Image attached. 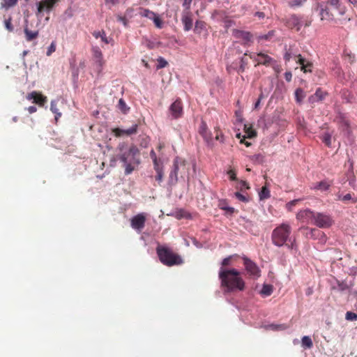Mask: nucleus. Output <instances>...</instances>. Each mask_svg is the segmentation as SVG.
<instances>
[{
	"label": "nucleus",
	"instance_id": "nucleus-1",
	"mask_svg": "<svg viewBox=\"0 0 357 357\" xmlns=\"http://www.w3.org/2000/svg\"><path fill=\"white\" fill-rule=\"evenodd\" d=\"M219 278L221 281V286L225 287L227 292L236 290L243 291L245 288V282L240 276V272L235 268H220Z\"/></svg>",
	"mask_w": 357,
	"mask_h": 357
},
{
	"label": "nucleus",
	"instance_id": "nucleus-2",
	"mask_svg": "<svg viewBox=\"0 0 357 357\" xmlns=\"http://www.w3.org/2000/svg\"><path fill=\"white\" fill-rule=\"evenodd\" d=\"M291 233V228L289 224H281L273 230L271 234L273 243L278 247L285 245L290 250H296L297 245L295 240L291 241L289 238Z\"/></svg>",
	"mask_w": 357,
	"mask_h": 357
},
{
	"label": "nucleus",
	"instance_id": "nucleus-3",
	"mask_svg": "<svg viewBox=\"0 0 357 357\" xmlns=\"http://www.w3.org/2000/svg\"><path fill=\"white\" fill-rule=\"evenodd\" d=\"M156 253L160 262L167 266L183 264L181 257L165 245H158L156 248Z\"/></svg>",
	"mask_w": 357,
	"mask_h": 357
},
{
	"label": "nucleus",
	"instance_id": "nucleus-4",
	"mask_svg": "<svg viewBox=\"0 0 357 357\" xmlns=\"http://www.w3.org/2000/svg\"><path fill=\"white\" fill-rule=\"evenodd\" d=\"M188 171L187 162L181 158L176 157L173 162V167L169 173V183L170 185H175L178 181V174L180 173L181 178L185 179V177L188 179Z\"/></svg>",
	"mask_w": 357,
	"mask_h": 357
},
{
	"label": "nucleus",
	"instance_id": "nucleus-5",
	"mask_svg": "<svg viewBox=\"0 0 357 357\" xmlns=\"http://www.w3.org/2000/svg\"><path fill=\"white\" fill-rule=\"evenodd\" d=\"M139 155V151L138 148L132 145L130 146L128 151H125L119 155V160L124 164L128 162H133L134 164L138 165L139 163V159L138 157Z\"/></svg>",
	"mask_w": 357,
	"mask_h": 357
},
{
	"label": "nucleus",
	"instance_id": "nucleus-6",
	"mask_svg": "<svg viewBox=\"0 0 357 357\" xmlns=\"http://www.w3.org/2000/svg\"><path fill=\"white\" fill-rule=\"evenodd\" d=\"M332 218L327 214L315 213L314 225L319 228H328L333 225Z\"/></svg>",
	"mask_w": 357,
	"mask_h": 357
},
{
	"label": "nucleus",
	"instance_id": "nucleus-7",
	"mask_svg": "<svg viewBox=\"0 0 357 357\" xmlns=\"http://www.w3.org/2000/svg\"><path fill=\"white\" fill-rule=\"evenodd\" d=\"M317 9L319 11V15L322 20L330 21L334 19V13L336 11L328 7L327 3L324 2L318 3Z\"/></svg>",
	"mask_w": 357,
	"mask_h": 357
},
{
	"label": "nucleus",
	"instance_id": "nucleus-8",
	"mask_svg": "<svg viewBox=\"0 0 357 357\" xmlns=\"http://www.w3.org/2000/svg\"><path fill=\"white\" fill-rule=\"evenodd\" d=\"M250 58L257 61L258 64L264 65L266 66H274L276 64V61L268 54L259 52L257 54L250 55Z\"/></svg>",
	"mask_w": 357,
	"mask_h": 357
},
{
	"label": "nucleus",
	"instance_id": "nucleus-9",
	"mask_svg": "<svg viewBox=\"0 0 357 357\" xmlns=\"http://www.w3.org/2000/svg\"><path fill=\"white\" fill-rule=\"evenodd\" d=\"M146 220V215L143 213H138L133 216L130 220V225L135 230L141 232L144 228Z\"/></svg>",
	"mask_w": 357,
	"mask_h": 357
},
{
	"label": "nucleus",
	"instance_id": "nucleus-10",
	"mask_svg": "<svg viewBox=\"0 0 357 357\" xmlns=\"http://www.w3.org/2000/svg\"><path fill=\"white\" fill-rule=\"evenodd\" d=\"M315 212L310 209L300 211L296 214V218L301 222L306 224H313L314 222Z\"/></svg>",
	"mask_w": 357,
	"mask_h": 357
},
{
	"label": "nucleus",
	"instance_id": "nucleus-11",
	"mask_svg": "<svg viewBox=\"0 0 357 357\" xmlns=\"http://www.w3.org/2000/svg\"><path fill=\"white\" fill-rule=\"evenodd\" d=\"M26 99L31 100L33 103L38 105L39 107H43L47 102V96L33 91L26 96Z\"/></svg>",
	"mask_w": 357,
	"mask_h": 357
},
{
	"label": "nucleus",
	"instance_id": "nucleus-12",
	"mask_svg": "<svg viewBox=\"0 0 357 357\" xmlns=\"http://www.w3.org/2000/svg\"><path fill=\"white\" fill-rule=\"evenodd\" d=\"M92 52L94 58V65L96 70L98 73H100L102 70V66L104 64L102 52L98 47H93L92 48Z\"/></svg>",
	"mask_w": 357,
	"mask_h": 357
},
{
	"label": "nucleus",
	"instance_id": "nucleus-13",
	"mask_svg": "<svg viewBox=\"0 0 357 357\" xmlns=\"http://www.w3.org/2000/svg\"><path fill=\"white\" fill-rule=\"evenodd\" d=\"M169 113L172 119L180 118L183 112V105L180 99H176L169 107Z\"/></svg>",
	"mask_w": 357,
	"mask_h": 357
},
{
	"label": "nucleus",
	"instance_id": "nucleus-14",
	"mask_svg": "<svg viewBox=\"0 0 357 357\" xmlns=\"http://www.w3.org/2000/svg\"><path fill=\"white\" fill-rule=\"evenodd\" d=\"M243 261L245 269L250 273V275L255 277H259L260 275L259 269L253 261L247 257L243 258Z\"/></svg>",
	"mask_w": 357,
	"mask_h": 357
},
{
	"label": "nucleus",
	"instance_id": "nucleus-15",
	"mask_svg": "<svg viewBox=\"0 0 357 357\" xmlns=\"http://www.w3.org/2000/svg\"><path fill=\"white\" fill-rule=\"evenodd\" d=\"M286 25L290 29L296 28V31H298L301 30L303 24L301 20V17L295 14H293L287 19Z\"/></svg>",
	"mask_w": 357,
	"mask_h": 357
},
{
	"label": "nucleus",
	"instance_id": "nucleus-16",
	"mask_svg": "<svg viewBox=\"0 0 357 357\" xmlns=\"http://www.w3.org/2000/svg\"><path fill=\"white\" fill-rule=\"evenodd\" d=\"M232 34L236 38L243 39L244 44H247L248 43L250 42L252 38V35L250 32L236 29L233 30Z\"/></svg>",
	"mask_w": 357,
	"mask_h": 357
},
{
	"label": "nucleus",
	"instance_id": "nucleus-17",
	"mask_svg": "<svg viewBox=\"0 0 357 357\" xmlns=\"http://www.w3.org/2000/svg\"><path fill=\"white\" fill-rule=\"evenodd\" d=\"M298 58L297 62L301 65V68L304 73H311L312 72V63L307 61L301 54L294 55Z\"/></svg>",
	"mask_w": 357,
	"mask_h": 357
},
{
	"label": "nucleus",
	"instance_id": "nucleus-18",
	"mask_svg": "<svg viewBox=\"0 0 357 357\" xmlns=\"http://www.w3.org/2000/svg\"><path fill=\"white\" fill-rule=\"evenodd\" d=\"M24 32L25 34V39L26 41H31L38 36V31H31L28 28V20H25V25L24 26Z\"/></svg>",
	"mask_w": 357,
	"mask_h": 357
},
{
	"label": "nucleus",
	"instance_id": "nucleus-19",
	"mask_svg": "<svg viewBox=\"0 0 357 357\" xmlns=\"http://www.w3.org/2000/svg\"><path fill=\"white\" fill-rule=\"evenodd\" d=\"M325 3H327L328 7H330L333 10L338 12L340 15H344L345 13L344 9L341 8L340 1L339 0H326V1H323Z\"/></svg>",
	"mask_w": 357,
	"mask_h": 357
},
{
	"label": "nucleus",
	"instance_id": "nucleus-20",
	"mask_svg": "<svg viewBox=\"0 0 357 357\" xmlns=\"http://www.w3.org/2000/svg\"><path fill=\"white\" fill-rule=\"evenodd\" d=\"M37 6V12L36 13L38 17H41V13L43 11H46L47 13H50L51 10L53 9L51 6L47 4H45L43 1H38L36 3Z\"/></svg>",
	"mask_w": 357,
	"mask_h": 357
},
{
	"label": "nucleus",
	"instance_id": "nucleus-21",
	"mask_svg": "<svg viewBox=\"0 0 357 357\" xmlns=\"http://www.w3.org/2000/svg\"><path fill=\"white\" fill-rule=\"evenodd\" d=\"M182 23L184 26V30L188 31L192 28V20L189 13H184L181 18Z\"/></svg>",
	"mask_w": 357,
	"mask_h": 357
},
{
	"label": "nucleus",
	"instance_id": "nucleus-22",
	"mask_svg": "<svg viewBox=\"0 0 357 357\" xmlns=\"http://www.w3.org/2000/svg\"><path fill=\"white\" fill-rule=\"evenodd\" d=\"M199 134L204 137V139L208 142L211 139V134L208 131L207 125L204 121H202L199 126Z\"/></svg>",
	"mask_w": 357,
	"mask_h": 357
},
{
	"label": "nucleus",
	"instance_id": "nucleus-23",
	"mask_svg": "<svg viewBox=\"0 0 357 357\" xmlns=\"http://www.w3.org/2000/svg\"><path fill=\"white\" fill-rule=\"evenodd\" d=\"M70 69H71V73H72V78L73 82L74 83V87L77 88V85L75 84L77 83L78 80L79 73V69L76 66L75 63H70Z\"/></svg>",
	"mask_w": 357,
	"mask_h": 357
},
{
	"label": "nucleus",
	"instance_id": "nucleus-24",
	"mask_svg": "<svg viewBox=\"0 0 357 357\" xmlns=\"http://www.w3.org/2000/svg\"><path fill=\"white\" fill-rule=\"evenodd\" d=\"M331 184L326 181H321L319 183L314 184L313 189L320 190L321 191H326L329 189Z\"/></svg>",
	"mask_w": 357,
	"mask_h": 357
},
{
	"label": "nucleus",
	"instance_id": "nucleus-25",
	"mask_svg": "<svg viewBox=\"0 0 357 357\" xmlns=\"http://www.w3.org/2000/svg\"><path fill=\"white\" fill-rule=\"evenodd\" d=\"M335 121L340 123V125L345 126L346 128L349 126V122L347 119L345 114L343 113L339 112L337 114Z\"/></svg>",
	"mask_w": 357,
	"mask_h": 357
},
{
	"label": "nucleus",
	"instance_id": "nucleus-26",
	"mask_svg": "<svg viewBox=\"0 0 357 357\" xmlns=\"http://www.w3.org/2000/svg\"><path fill=\"white\" fill-rule=\"evenodd\" d=\"M117 108L124 114H126L130 111V107L126 105L125 100L123 98L119 100L117 104Z\"/></svg>",
	"mask_w": 357,
	"mask_h": 357
},
{
	"label": "nucleus",
	"instance_id": "nucleus-27",
	"mask_svg": "<svg viewBox=\"0 0 357 357\" xmlns=\"http://www.w3.org/2000/svg\"><path fill=\"white\" fill-rule=\"evenodd\" d=\"M56 103L57 102L56 100H52L50 105V110L55 114L56 122H57L61 116V113L59 112Z\"/></svg>",
	"mask_w": 357,
	"mask_h": 357
},
{
	"label": "nucleus",
	"instance_id": "nucleus-28",
	"mask_svg": "<svg viewBox=\"0 0 357 357\" xmlns=\"http://www.w3.org/2000/svg\"><path fill=\"white\" fill-rule=\"evenodd\" d=\"M273 291V286L271 284H264L261 290L260 291V294L264 296H270Z\"/></svg>",
	"mask_w": 357,
	"mask_h": 357
},
{
	"label": "nucleus",
	"instance_id": "nucleus-29",
	"mask_svg": "<svg viewBox=\"0 0 357 357\" xmlns=\"http://www.w3.org/2000/svg\"><path fill=\"white\" fill-rule=\"evenodd\" d=\"M337 199L339 200L342 201L344 203H347L348 202H351L352 203H356L357 202L356 199H354L352 197L350 193H348L345 195H337Z\"/></svg>",
	"mask_w": 357,
	"mask_h": 357
},
{
	"label": "nucleus",
	"instance_id": "nucleus-30",
	"mask_svg": "<svg viewBox=\"0 0 357 357\" xmlns=\"http://www.w3.org/2000/svg\"><path fill=\"white\" fill-rule=\"evenodd\" d=\"M327 95L326 91H316V93L314 94V96H312L310 100L312 102L315 101V100H321L324 98V97Z\"/></svg>",
	"mask_w": 357,
	"mask_h": 357
},
{
	"label": "nucleus",
	"instance_id": "nucleus-31",
	"mask_svg": "<svg viewBox=\"0 0 357 357\" xmlns=\"http://www.w3.org/2000/svg\"><path fill=\"white\" fill-rule=\"evenodd\" d=\"M219 207L220 209L222 210H224V211H226L227 212H228L229 214H232L234 213L235 211V209L233 207H230V206H228L225 202V201L224 200H221L220 201V203H219Z\"/></svg>",
	"mask_w": 357,
	"mask_h": 357
},
{
	"label": "nucleus",
	"instance_id": "nucleus-32",
	"mask_svg": "<svg viewBox=\"0 0 357 357\" xmlns=\"http://www.w3.org/2000/svg\"><path fill=\"white\" fill-rule=\"evenodd\" d=\"M205 29V22L201 20H197L195 25L194 31L200 34L202 31Z\"/></svg>",
	"mask_w": 357,
	"mask_h": 357
},
{
	"label": "nucleus",
	"instance_id": "nucleus-33",
	"mask_svg": "<svg viewBox=\"0 0 357 357\" xmlns=\"http://www.w3.org/2000/svg\"><path fill=\"white\" fill-rule=\"evenodd\" d=\"M93 36L96 38H101V40L102 42H104L105 44H108L109 43V40L107 39V38L106 37V35H105V33L104 31H95L93 33Z\"/></svg>",
	"mask_w": 357,
	"mask_h": 357
},
{
	"label": "nucleus",
	"instance_id": "nucleus-34",
	"mask_svg": "<svg viewBox=\"0 0 357 357\" xmlns=\"http://www.w3.org/2000/svg\"><path fill=\"white\" fill-rule=\"evenodd\" d=\"M244 130L246 134V137L252 138L256 136V132L251 126L245 125Z\"/></svg>",
	"mask_w": 357,
	"mask_h": 357
},
{
	"label": "nucleus",
	"instance_id": "nucleus-35",
	"mask_svg": "<svg viewBox=\"0 0 357 357\" xmlns=\"http://www.w3.org/2000/svg\"><path fill=\"white\" fill-rule=\"evenodd\" d=\"M259 198L260 199H266L270 197V190L268 189L266 186H263L259 192Z\"/></svg>",
	"mask_w": 357,
	"mask_h": 357
},
{
	"label": "nucleus",
	"instance_id": "nucleus-36",
	"mask_svg": "<svg viewBox=\"0 0 357 357\" xmlns=\"http://www.w3.org/2000/svg\"><path fill=\"white\" fill-rule=\"evenodd\" d=\"M17 3V0H3V2L1 3V8L8 9L15 6Z\"/></svg>",
	"mask_w": 357,
	"mask_h": 357
},
{
	"label": "nucleus",
	"instance_id": "nucleus-37",
	"mask_svg": "<svg viewBox=\"0 0 357 357\" xmlns=\"http://www.w3.org/2000/svg\"><path fill=\"white\" fill-rule=\"evenodd\" d=\"M142 12L140 13L142 17L149 18L150 20H152V17H153L156 13L153 11H151L147 8H142Z\"/></svg>",
	"mask_w": 357,
	"mask_h": 357
},
{
	"label": "nucleus",
	"instance_id": "nucleus-38",
	"mask_svg": "<svg viewBox=\"0 0 357 357\" xmlns=\"http://www.w3.org/2000/svg\"><path fill=\"white\" fill-rule=\"evenodd\" d=\"M248 60L247 58L242 56L240 59L239 66L238 69V73H242L245 70V66L248 64Z\"/></svg>",
	"mask_w": 357,
	"mask_h": 357
},
{
	"label": "nucleus",
	"instance_id": "nucleus-39",
	"mask_svg": "<svg viewBox=\"0 0 357 357\" xmlns=\"http://www.w3.org/2000/svg\"><path fill=\"white\" fill-rule=\"evenodd\" d=\"M302 345L306 348H311L313 346L312 341L309 336H304L301 340Z\"/></svg>",
	"mask_w": 357,
	"mask_h": 357
},
{
	"label": "nucleus",
	"instance_id": "nucleus-40",
	"mask_svg": "<svg viewBox=\"0 0 357 357\" xmlns=\"http://www.w3.org/2000/svg\"><path fill=\"white\" fill-rule=\"evenodd\" d=\"M215 139L217 141H219L221 143L225 142V136L222 134V131L220 130L219 127L215 128Z\"/></svg>",
	"mask_w": 357,
	"mask_h": 357
},
{
	"label": "nucleus",
	"instance_id": "nucleus-41",
	"mask_svg": "<svg viewBox=\"0 0 357 357\" xmlns=\"http://www.w3.org/2000/svg\"><path fill=\"white\" fill-rule=\"evenodd\" d=\"M211 17L213 19H218V18H225V12L223 10H215L212 13Z\"/></svg>",
	"mask_w": 357,
	"mask_h": 357
},
{
	"label": "nucleus",
	"instance_id": "nucleus-42",
	"mask_svg": "<svg viewBox=\"0 0 357 357\" xmlns=\"http://www.w3.org/2000/svg\"><path fill=\"white\" fill-rule=\"evenodd\" d=\"M154 22L155 26L158 28L161 29L163 26L162 20L160 18V17L156 14L153 17H152V20Z\"/></svg>",
	"mask_w": 357,
	"mask_h": 357
},
{
	"label": "nucleus",
	"instance_id": "nucleus-43",
	"mask_svg": "<svg viewBox=\"0 0 357 357\" xmlns=\"http://www.w3.org/2000/svg\"><path fill=\"white\" fill-rule=\"evenodd\" d=\"M322 142L327 146L331 144V135L329 133H324L321 137Z\"/></svg>",
	"mask_w": 357,
	"mask_h": 357
},
{
	"label": "nucleus",
	"instance_id": "nucleus-44",
	"mask_svg": "<svg viewBox=\"0 0 357 357\" xmlns=\"http://www.w3.org/2000/svg\"><path fill=\"white\" fill-rule=\"evenodd\" d=\"M137 124L133 125L131 128L126 129L125 131V135L127 136H130L134 134H136L137 132Z\"/></svg>",
	"mask_w": 357,
	"mask_h": 357
},
{
	"label": "nucleus",
	"instance_id": "nucleus-45",
	"mask_svg": "<svg viewBox=\"0 0 357 357\" xmlns=\"http://www.w3.org/2000/svg\"><path fill=\"white\" fill-rule=\"evenodd\" d=\"M153 169L155 171H158L163 169L162 161L160 158H157L155 160L153 161Z\"/></svg>",
	"mask_w": 357,
	"mask_h": 357
},
{
	"label": "nucleus",
	"instance_id": "nucleus-46",
	"mask_svg": "<svg viewBox=\"0 0 357 357\" xmlns=\"http://www.w3.org/2000/svg\"><path fill=\"white\" fill-rule=\"evenodd\" d=\"M12 18L9 17L8 19L4 21L5 28L9 31L12 32L14 30V27L11 23Z\"/></svg>",
	"mask_w": 357,
	"mask_h": 357
},
{
	"label": "nucleus",
	"instance_id": "nucleus-47",
	"mask_svg": "<svg viewBox=\"0 0 357 357\" xmlns=\"http://www.w3.org/2000/svg\"><path fill=\"white\" fill-rule=\"evenodd\" d=\"M157 69L163 68L167 66V61L162 57L160 56L158 59Z\"/></svg>",
	"mask_w": 357,
	"mask_h": 357
},
{
	"label": "nucleus",
	"instance_id": "nucleus-48",
	"mask_svg": "<svg viewBox=\"0 0 357 357\" xmlns=\"http://www.w3.org/2000/svg\"><path fill=\"white\" fill-rule=\"evenodd\" d=\"M132 162L124 163L123 167H125V174L128 175L131 174L134 170V167L132 165Z\"/></svg>",
	"mask_w": 357,
	"mask_h": 357
},
{
	"label": "nucleus",
	"instance_id": "nucleus-49",
	"mask_svg": "<svg viewBox=\"0 0 357 357\" xmlns=\"http://www.w3.org/2000/svg\"><path fill=\"white\" fill-rule=\"evenodd\" d=\"M274 33H275L274 30L269 31L266 34L259 36V39L268 40L271 38V37L274 35Z\"/></svg>",
	"mask_w": 357,
	"mask_h": 357
},
{
	"label": "nucleus",
	"instance_id": "nucleus-50",
	"mask_svg": "<svg viewBox=\"0 0 357 357\" xmlns=\"http://www.w3.org/2000/svg\"><path fill=\"white\" fill-rule=\"evenodd\" d=\"M156 176H155V181L158 182L159 184L162 181L163 176H164V171L163 169L155 171Z\"/></svg>",
	"mask_w": 357,
	"mask_h": 357
},
{
	"label": "nucleus",
	"instance_id": "nucleus-51",
	"mask_svg": "<svg viewBox=\"0 0 357 357\" xmlns=\"http://www.w3.org/2000/svg\"><path fill=\"white\" fill-rule=\"evenodd\" d=\"M307 0H292L289 2V6L291 7L301 6H302Z\"/></svg>",
	"mask_w": 357,
	"mask_h": 357
},
{
	"label": "nucleus",
	"instance_id": "nucleus-52",
	"mask_svg": "<svg viewBox=\"0 0 357 357\" xmlns=\"http://www.w3.org/2000/svg\"><path fill=\"white\" fill-rule=\"evenodd\" d=\"M304 91H295V96L298 102H301L305 95L303 94Z\"/></svg>",
	"mask_w": 357,
	"mask_h": 357
},
{
	"label": "nucleus",
	"instance_id": "nucleus-53",
	"mask_svg": "<svg viewBox=\"0 0 357 357\" xmlns=\"http://www.w3.org/2000/svg\"><path fill=\"white\" fill-rule=\"evenodd\" d=\"M268 328L273 331H279V330H284L287 328V326L284 324H271L268 326Z\"/></svg>",
	"mask_w": 357,
	"mask_h": 357
},
{
	"label": "nucleus",
	"instance_id": "nucleus-54",
	"mask_svg": "<svg viewBox=\"0 0 357 357\" xmlns=\"http://www.w3.org/2000/svg\"><path fill=\"white\" fill-rule=\"evenodd\" d=\"M345 318L349 321H356L357 320V314L352 312H347Z\"/></svg>",
	"mask_w": 357,
	"mask_h": 357
},
{
	"label": "nucleus",
	"instance_id": "nucleus-55",
	"mask_svg": "<svg viewBox=\"0 0 357 357\" xmlns=\"http://www.w3.org/2000/svg\"><path fill=\"white\" fill-rule=\"evenodd\" d=\"M126 130L121 129L119 128H116L112 130V132L114 134V135L117 137H121L125 135Z\"/></svg>",
	"mask_w": 357,
	"mask_h": 357
},
{
	"label": "nucleus",
	"instance_id": "nucleus-56",
	"mask_svg": "<svg viewBox=\"0 0 357 357\" xmlns=\"http://www.w3.org/2000/svg\"><path fill=\"white\" fill-rule=\"evenodd\" d=\"M116 19H117V20H118L119 22H120L123 23V24L125 26H128V20L126 19V17H124V16H121V15H118L116 16Z\"/></svg>",
	"mask_w": 357,
	"mask_h": 357
},
{
	"label": "nucleus",
	"instance_id": "nucleus-57",
	"mask_svg": "<svg viewBox=\"0 0 357 357\" xmlns=\"http://www.w3.org/2000/svg\"><path fill=\"white\" fill-rule=\"evenodd\" d=\"M235 197L240 201H242L243 202H247L248 201V198L242 195L241 193H240L239 192H235Z\"/></svg>",
	"mask_w": 357,
	"mask_h": 357
},
{
	"label": "nucleus",
	"instance_id": "nucleus-58",
	"mask_svg": "<svg viewBox=\"0 0 357 357\" xmlns=\"http://www.w3.org/2000/svg\"><path fill=\"white\" fill-rule=\"evenodd\" d=\"M43 1L45 3V4H47L48 6H51L53 8L54 7V6L60 1H59V0H43Z\"/></svg>",
	"mask_w": 357,
	"mask_h": 357
},
{
	"label": "nucleus",
	"instance_id": "nucleus-59",
	"mask_svg": "<svg viewBox=\"0 0 357 357\" xmlns=\"http://www.w3.org/2000/svg\"><path fill=\"white\" fill-rule=\"evenodd\" d=\"M284 49H285L286 52L284 54V59L285 60V61H289L291 58L292 57V54L289 52V50H287V45H285Z\"/></svg>",
	"mask_w": 357,
	"mask_h": 357
},
{
	"label": "nucleus",
	"instance_id": "nucleus-60",
	"mask_svg": "<svg viewBox=\"0 0 357 357\" xmlns=\"http://www.w3.org/2000/svg\"><path fill=\"white\" fill-rule=\"evenodd\" d=\"M239 184H240L239 188H240L241 190H243L244 189H245V190L250 189L249 184L246 181H241Z\"/></svg>",
	"mask_w": 357,
	"mask_h": 357
},
{
	"label": "nucleus",
	"instance_id": "nucleus-61",
	"mask_svg": "<svg viewBox=\"0 0 357 357\" xmlns=\"http://www.w3.org/2000/svg\"><path fill=\"white\" fill-rule=\"evenodd\" d=\"M56 50L55 45L54 43H52L51 45L48 47L47 51V55L50 56L52 52H54Z\"/></svg>",
	"mask_w": 357,
	"mask_h": 357
},
{
	"label": "nucleus",
	"instance_id": "nucleus-62",
	"mask_svg": "<svg viewBox=\"0 0 357 357\" xmlns=\"http://www.w3.org/2000/svg\"><path fill=\"white\" fill-rule=\"evenodd\" d=\"M228 175L229 176V178L232 181H236V174L234 170L230 169L227 172Z\"/></svg>",
	"mask_w": 357,
	"mask_h": 357
},
{
	"label": "nucleus",
	"instance_id": "nucleus-63",
	"mask_svg": "<svg viewBox=\"0 0 357 357\" xmlns=\"http://www.w3.org/2000/svg\"><path fill=\"white\" fill-rule=\"evenodd\" d=\"M232 257L229 256L228 257L225 258L222 261V266H229L231 261Z\"/></svg>",
	"mask_w": 357,
	"mask_h": 357
},
{
	"label": "nucleus",
	"instance_id": "nucleus-64",
	"mask_svg": "<svg viewBox=\"0 0 357 357\" xmlns=\"http://www.w3.org/2000/svg\"><path fill=\"white\" fill-rule=\"evenodd\" d=\"M224 23H225V26L226 28H229L234 24V22L231 20H229V19L226 18L224 20Z\"/></svg>",
	"mask_w": 357,
	"mask_h": 357
}]
</instances>
